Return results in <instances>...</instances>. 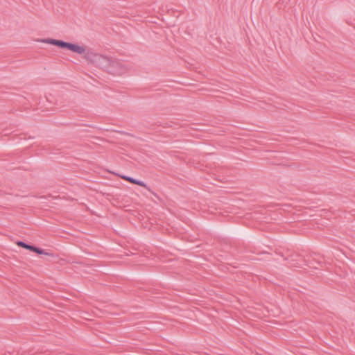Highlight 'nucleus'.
<instances>
[{
  "mask_svg": "<svg viewBox=\"0 0 355 355\" xmlns=\"http://www.w3.org/2000/svg\"><path fill=\"white\" fill-rule=\"evenodd\" d=\"M62 125H66V126H69L72 124L71 123H63Z\"/></svg>",
  "mask_w": 355,
  "mask_h": 355,
  "instance_id": "nucleus-9",
  "label": "nucleus"
},
{
  "mask_svg": "<svg viewBox=\"0 0 355 355\" xmlns=\"http://www.w3.org/2000/svg\"><path fill=\"white\" fill-rule=\"evenodd\" d=\"M84 58L88 61V62H90L96 67L107 72L110 63L112 58L106 57L103 55L87 51L85 55H84Z\"/></svg>",
  "mask_w": 355,
  "mask_h": 355,
  "instance_id": "nucleus-1",
  "label": "nucleus"
},
{
  "mask_svg": "<svg viewBox=\"0 0 355 355\" xmlns=\"http://www.w3.org/2000/svg\"><path fill=\"white\" fill-rule=\"evenodd\" d=\"M61 49L69 50L73 53L83 55V56L85 55V53L87 52L83 46L65 41H63Z\"/></svg>",
  "mask_w": 355,
  "mask_h": 355,
  "instance_id": "nucleus-4",
  "label": "nucleus"
},
{
  "mask_svg": "<svg viewBox=\"0 0 355 355\" xmlns=\"http://www.w3.org/2000/svg\"><path fill=\"white\" fill-rule=\"evenodd\" d=\"M128 71V67L125 64L115 58H112L107 73L114 76H121Z\"/></svg>",
  "mask_w": 355,
  "mask_h": 355,
  "instance_id": "nucleus-2",
  "label": "nucleus"
},
{
  "mask_svg": "<svg viewBox=\"0 0 355 355\" xmlns=\"http://www.w3.org/2000/svg\"><path fill=\"white\" fill-rule=\"evenodd\" d=\"M38 41L41 42L42 43L54 45V46H58V47H59L60 49L62 47V42H63V40H56V39H53V38L40 39Z\"/></svg>",
  "mask_w": 355,
  "mask_h": 355,
  "instance_id": "nucleus-6",
  "label": "nucleus"
},
{
  "mask_svg": "<svg viewBox=\"0 0 355 355\" xmlns=\"http://www.w3.org/2000/svg\"><path fill=\"white\" fill-rule=\"evenodd\" d=\"M16 244L20 247V248H22L24 249H26V250H28L33 252H35V254H44V255H46V256H51V257H53V253H51V252H46L44 250L39 248V247H37L36 245H33V244H31V243H27L24 241H17L16 242Z\"/></svg>",
  "mask_w": 355,
  "mask_h": 355,
  "instance_id": "nucleus-3",
  "label": "nucleus"
},
{
  "mask_svg": "<svg viewBox=\"0 0 355 355\" xmlns=\"http://www.w3.org/2000/svg\"><path fill=\"white\" fill-rule=\"evenodd\" d=\"M116 132H119V133H121L122 135L132 136V135H130V133L126 132H123V131H116Z\"/></svg>",
  "mask_w": 355,
  "mask_h": 355,
  "instance_id": "nucleus-7",
  "label": "nucleus"
},
{
  "mask_svg": "<svg viewBox=\"0 0 355 355\" xmlns=\"http://www.w3.org/2000/svg\"><path fill=\"white\" fill-rule=\"evenodd\" d=\"M257 254H268V253L265 252V251H262V252H258Z\"/></svg>",
  "mask_w": 355,
  "mask_h": 355,
  "instance_id": "nucleus-8",
  "label": "nucleus"
},
{
  "mask_svg": "<svg viewBox=\"0 0 355 355\" xmlns=\"http://www.w3.org/2000/svg\"><path fill=\"white\" fill-rule=\"evenodd\" d=\"M73 125H78V124H77V123H73Z\"/></svg>",
  "mask_w": 355,
  "mask_h": 355,
  "instance_id": "nucleus-10",
  "label": "nucleus"
},
{
  "mask_svg": "<svg viewBox=\"0 0 355 355\" xmlns=\"http://www.w3.org/2000/svg\"><path fill=\"white\" fill-rule=\"evenodd\" d=\"M119 176L121 177L123 180H126L127 182H128L130 183L142 187L146 189L147 190H148L152 193H153V192L151 191V189L148 187V185L144 182L135 179L132 177L124 175H119Z\"/></svg>",
  "mask_w": 355,
  "mask_h": 355,
  "instance_id": "nucleus-5",
  "label": "nucleus"
}]
</instances>
